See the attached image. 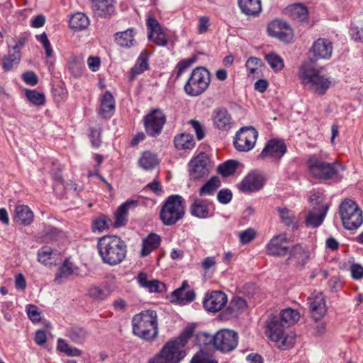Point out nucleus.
Here are the masks:
<instances>
[{"mask_svg": "<svg viewBox=\"0 0 363 363\" xmlns=\"http://www.w3.org/2000/svg\"><path fill=\"white\" fill-rule=\"evenodd\" d=\"M291 13L294 18L300 21H305L308 19V9L301 4H294L291 7Z\"/></svg>", "mask_w": 363, "mask_h": 363, "instance_id": "603ef678", "label": "nucleus"}, {"mask_svg": "<svg viewBox=\"0 0 363 363\" xmlns=\"http://www.w3.org/2000/svg\"><path fill=\"white\" fill-rule=\"evenodd\" d=\"M211 82V74L203 67H197L184 84L185 93L190 96H197L203 94L208 87Z\"/></svg>", "mask_w": 363, "mask_h": 363, "instance_id": "0eeeda50", "label": "nucleus"}, {"mask_svg": "<svg viewBox=\"0 0 363 363\" xmlns=\"http://www.w3.org/2000/svg\"><path fill=\"white\" fill-rule=\"evenodd\" d=\"M350 34L354 41L363 43V21L352 23L350 28Z\"/></svg>", "mask_w": 363, "mask_h": 363, "instance_id": "8fccbe9b", "label": "nucleus"}, {"mask_svg": "<svg viewBox=\"0 0 363 363\" xmlns=\"http://www.w3.org/2000/svg\"><path fill=\"white\" fill-rule=\"evenodd\" d=\"M197 60V57L196 55H193L192 57L180 60L176 66V69H177L176 78H179L184 72L192 64L196 62Z\"/></svg>", "mask_w": 363, "mask_h": 363, "instance_id": "13d9d810", "label": "nucleus"}, {"mask_svg": "<svg viewBox=\"0 0 363 363\" xmlns=\"http://www.w3.org/2000/svg\"><path fill=\"white\" fill-rule=\"evenodd\" d=\"M149 56L150 54L146 50L141 52L135 65L130 69V80H133L137 75L143 74L149 69Z\"/></svg>", "mask_w": 363, "mask_h": 363, "instance_id": "7c9ffc66", "label": "nucleus"}, {"mask_svg": "<svg viewBox=\"0 0 363 363\" xmlns=\"http://www.w3.org/2000/svg\"><path fill=\"white\" fill-rule=\"evenodd\" d=\"M174 145L177 150H191L195 146V142L191 134L183 133L175 135Z\"/></svg>", "mask_w": 363, "mask_h": 363, "instance_id": "c9c22d12", "label": "nucleus"}, {"mask_svg": "<svg viewBox=\"0 0 363 363\" xmlns=\"http://www.w3.org/2000/svg\"><path fill=\"white\" fill-rule=\"evenodd\" d=\"M63 235L61 230L52 225H45L38 237L41 242L49 243L57 241Z\"/></svg>", "mask_w": 363, "mask_h": 363, "instance_id": "72a5a7b5", "label": "nucleus"}, {"mask_svg": "<svg viewBox=\"0 0 363 363\" xmlns=\"http://www.w3.org/2000/svg\"><path fill=\"white\" fill-rule=\"evenodd\" d=\"M131 325L133 333L143 340L152 342L158 337V318L154 310H145L135 314Z\"/></svg>", "mask_w": 363, "mask_h": 363, "instance_id": "7ed1b4c3", "label": "nucleus"}, {"mask_svg": "<svg viewBox=\"0 0 363 363\" xmlns=\"http://www.w3.org/2000/svg\"><path fill=\"white\" fill-rule=\"evenodd\" d=\"M137 280L143 288L146 289L150 293H163L166 291V285L157 280H147V275L145 272H140L138 274Z\"/></svg>", "mask_w": 363, "mask_h": 363, "instance_id": "a878e982", "label": "nucleus"}, {"mask_svg": "<svg viewBox=\"0 0 363 363\" xmlns=\"http://www.w3.org/2000/svg\"><path fill=\"white\" fill-rule=\"evenodd\" d=\"M111 220L108 218L105 215H101V216L96 218L92 221L91 229L94 233L96 232H102L106 229H108L109 227V223H111Z\"/></svg>", "mask_w": 363, "mask_h": 363, "instance_id": "3c124183", "label": "nucleus"}, {"mask_svg": "<svg viewBox=\"0 0 363 363\" xmlns=\"http://www.w3.org/2000/svg\"><path fill=\"white\" fill-rule=\"evenodd\" d=\"M138 163L145 169H152L158 164V160L155 154L150 151H145L140 157Z\"/></svg>", "mask_w": 363, "mask_h": 363, "instance_id": "37998d69", "label": "nucleus"}, {"mask_svg": "<svg viewBox=\"0 0 363 363\" xmlns=\"http://www.w3.org/2000/svg\"><path fill=\"white\" fill-rule=\"evenodd\" d=\"M136 204V201L131 200L121 204L117 209L115 213V221L113 223L114 227H121L126 224L128 219V211L131 205Z\"/></svg>", "mask_w": 363, "mask_h": 363, "instance_id": "f704fd0d", "label": "nucleus"}, {"mask_svg": "<svg viewBox=\"0 0 363 363\" xmlns=\"http://www.w3.org/2000/svg\"><path fill=\"white\" fill-rule=\"evenodd\" d=\"M262 65V62L260 58L256 57H250L248 58L245 63L246 69L249 71L250 74H255L258 67Z\"/></svg>", "mask_w": 363, "mask_h": 363, "instance_id": "680f3d73", "label": "nucleus"}, {"mask_svg": "<svg viewBox=\"0 0 363 363\" xmlns=\"http://www.w3.org/2000/svg\"><path fill=\"white\" fill-rule=\"evenodd\" d=\"M73 274V264L68 259H65L62 265L59 268L57 272L56 273L55 281L57 284H61L63 282L64 279H67Z\"/></svg>", "mask_w": 363, "mask_h": 363, "instance_id": "ea45409f", "label": "nucleus"}, {"mask_svg": "<svg viewBox=\"0 0 363 363\" xmlns=\"http://www.w3.org/2000/svg\"><path fill=\"white\" fill-rule=\"evenodd\" d=\"M220 179L217 176L212 177L199 189V196L212 195L220 187Z\"/></svg>", "mask_w": 363, "mask_h": 363, "instance_id": "79ce46f5", "label": "nucleus"}, {"mask_svg": "<svg viewBox=\"0 0 363 363\" xmlns=\"http://www.w3.org/2000/svg\"><path fill=\"white\" fill-rule=\"evenodd\" d=\"M313 318L318 321L327 313L325 300L322 293H313L307 298Z\"/></svg>", "mask_w": 363, "mask_h": 363, "instance_id": "a211bd4d", "label": "nucleus"}, {"mask_svg": "<svg viewBox=\"0 0 363 363\" xmlns=\"http://www.w3.org/2000/svg\"><path fill=\"white\" fill-rule=\"evenodd\" d=\"M339 211L342 225L347 230H356L362 224V211L351 199L344 200Z\"/></svg>", "mask_w": 363, "mask_h": 363, "instance_id": "6e6552de", "label": "nucleus"}, {"mask_svg": "<svg viewBox=\"0 0 363 363\" xmlns=\"http://www.w3.org/2000/svg\"><path fill=\"white\" fill-rule=\"evenodd\" d=\"M264 184V177L258 172H252L244 177L238 188L242 192L249 193L260 190Z\"/></svg>", "mask_w": 363, "mask_h": 363, "instance_id": "aec40b11", "label": "nucleus"}, {"mask_svg": "<svg viewBox=\"0 0 363 363\" xmlns=\"http://www.w3.org/2000/svg\"><path fill=\"white\" fill-rule=\"evenodd\" d=\"M186 212L184 199L178 194L169 196L162 203L160 219L167 226L176 224L182 220Z\"/></svg>", "mask_w": 363, "mask_h": 363, "instance_id": "423d86ee", "label": "nucleus"}, {"mask_svg": "<svg viewBox=\"0 0 363 363\" xmlns=\"http://www.w3.org/2000/svg\"><path fill=\"white\" fill-rule=\"evenodd\" d=\"M69 70L74 77H79L83 74V65L80 61L74 60L69 63Z\"/></svg>", "mask_w": 363, "mask_h": 363, "instance_id": "e2e57ef3", "label": "nucleus"}, {"mask_svg": "<svg viewBox=\"0 0 363 363\" xmlns=\"http://www.w3.org/2000/svg\"><path fill=\"white\" fill-rule=\"evenodd\" d=\"M91 9L95 16L109 18L115 13V0H92Z\"/></svg>", "mask_w": 363, "mask_h": 363, "instance_id": "4be33fe9", "label": "nucleus"}, {"mask_svg": "<svg viewBox=\"0 0 363 363\" xmlns=\"http://www.w3.org/2000/svg\"><path fill=\"white\" fill-rule=\"evenodd\" d=\"M135 35V29L130 28L126 30L116 33L114 37L116 43L119 46L129 48L135 46L136 44Z\"/></svg>", "mask_w": 363, "mask_h": 363, "instance_id": "2f4dec72", "label": "nucleus"}, {"mask_svg": "<svg viewBox=\"0 0 363 363\" xmlns=\"http://www.w3.org/2000/svg\"><path fill=\"white\" fill-rule=\"evenodd\" d=\"M57 350L69 357H79L82 351L77 347L70 346L64 339L59 338L57 342Z\"/></svg>", "mask_w": 363, "mask_h": 363, "instance_id": "a18cd8bd", "label": "nucleus"}, {"mask_svg": "<svg viewBox=\"0 0 363 363\" xmlns=\"http://www.w3.org/2000/svg\"><path fill=\"white\" fill-rule=\"evenodd\" d=\"M110 294L111 292L109 289L106 286L93 285L88 289V296L92 299L98 301L106 299Z\"/></svg>", "mask_w": 363, "mask_h": 363, "instance_id": "a19ab883", "label": "nucleus"}, {"mask_svg": "<svg viewBox=\"0 0 363 363\" xmlns=\"http://www.w3.org/2000/svg\"><path fill=\"white\" fill-rule=\"evenodd\" d=\"M26 311L28 318L32 322L37 323L40 320V312L36 306L31 304L28 305Z\"/></svg>", "mask_w": 363, "mask_h": 363, "instance_id": "0e129e2a", "label": "nucleus"}, {"mask_svg": "<svg viewBox=\"0 0 363 363\" xmlns=\"http://www.w3.org/2000/svg\"><path fill=\"white\" fill-rule=\"evenodd\" d=\"M239 162L236 160H229L220 164L218 167V172L223 177H227L235 172L238 167Z\"/></svg>", "mask_w": 363, "mask_h": 363, "instance_id": "49530a36", "label": "nucleus"}, {"mask_svg": "<svg viewBox=\"0 0 363 363\" xmlns=\"http://www.w3.org/2000/svg\"><path fill=\"white\" fill-rule=\"evenodd\" d=\"M287 147L285 143L281 140L271 139L264 147L258 157L261 160L271 158L279 162L281 158L286 152Z\"/></svg>", "mask_w": 363, "mask_h": 363, "instance_id": "2eb2a0df", "label": "nucleus"}, {"mask_svg": "<svg viewBox=\"0 0 363 363\" xmlns=\"http://www.w3.org/2000/svg\"><path fill=\"white\" fill-rule=\"evenodd\" d=\"M308 166L310 172L316 179L339 182L343 178L345 167L337 162H327L313 155L308 161Z\"/></svg>", "mask_w": 363, "mask_h": 363, "instance_id": "39448f33", "label": "nucleus"}, {"mask_svg": "<svg viewBox=\"0 0 363 363\" xmlns=\"http://www.w3.org/2000/svg\"><path fill=\"white\" fill-rule=\"evenodd\" d=\"M189 177L198 181L208 176L211 170L210 159L206 153L201 152L189 163Z\"/></svg>", "mask_w": 363, "mask_h": 363, "instance_id": "ddd939ff", "label": "nucleus"}, {"mask_svg": "<svg viewBox=\"0 0 363 363\" xmlns=\"http://www.w3.org/2000/svg\"><path fill=\"white\" fill-rule=\"evenodd\" d=\"M228 302L227 295L221 291H212L206 294L203 301V308L212 313L222 310Z\"/></svg>", "mask_w": 363, "mask_h": 363, "instance_id": "f3484780", "label": "nucleus"}, {"mask_svg": "<svg viewBox=\"0 0 363 363\" xmlns=\"http://www.w3.org/2000/svg\"><path fill=\"white\" fill-rule=\"evenodd\" d=\"M89 139L91 143V145L94 148H98L101 143V133L102 130V128L100 125L97 127H90L89 128Z\"/></svg>", "mask_w": 363, "mask_h": 363, "instance_id": "6e6d98bb", "label": "nucleus"}, {"mask_svg": "<svg viewBox=\"0 0 363 363\" xmlns=\"http://www.w3.org/2000/svg\"><path fill=\"white\" fill-rule=\"evenodd\" d=\"M53 250L48 246H43L38 251V260L45 265L52 264L54 259L52 257Z\"/></svg>", "mask_w": 363, "mask_h": 363, "instance_id": "de8ad7c7", "label": "nucleus"}, {"mask_svg": "<svg viewBox=\"0 0 363 363\" xmlns=\"http://www.w3.org/2000/svg\"><path fill=\"white\" fill-rule=\"evenodd\" d=\"M97 247L103 262L110 266L121 263L126 257L127 245L118 236H103L99 239Z\"/></svg>", "mask_w": 363, "mask_h": 363, "instance_id": "f03ea898", "label": "nucleus"}, {"mask_svg": "<svg viewBox=\"0 0 363 363\" xmlns=\"http://www.w3.org/2000/svg\"><path fill=\"white\" fill-rule=\"evenodd\" d=\"M212 119L214 126L220 130H229L233 121L230 114L225 108H217L213 111Z\"/></svg>", "mask_w": 363, "mask_h": 363, "instance_id": "393cba45", "label": "nucleus"}, {"mask_svg": "<svg viewBox=\"0 0 363 363\" xmlns=\"http://www.w3.org/2000/svg\"><path fill=\"white\" fill-rule=\"evenodd\" d=\"M191 363H218V361L211 359L209 354L203 349L196 352L191 360Z\"/></svg>", "mask_w": 363, "mask_h": 363, "instance_id": "4d7b16f0", "label": "nucleus"}, {"mask_svg": "<svg viewBox=\"0 0 363 363\" xmlns=\"http://www.w3.org/2000/svg\"><path fill=\"white\" fill-rule=\"evenodd\" d=\"M213 203L207 200L195 199L190 206V213L199 218H206L211 216L210 206Z\"/></svg>", "mask_w": 363, "mask_h": 363, "instance_id": "cd10ccee", "label": "nucleus"}, {"mask_svg": "<svg viewBox=\"0 0 363 363\" xmlns=\"http://www.w3.org/2000/svg\"><path fill=\"white\" fill-rule=\"evenodd\" d=\"M238 5L241 13L248 17L257 16L262 12L261 0H238Z\"/></svg>", "mask_w": 363, "mask_h": 363, "instance_id": "c85d7f7f", "label": "nucleus"}, {"mask_svg": "<svg viewBox=\"0 0 363 363\" xmlns=\"http://www.w3.org/2000/svg\"><path fill=\"white\" fill-rule=\"evenodd\" d=\"M328 210V205H320L314 208L310 211L306 218V225L308 227L317 228L320 226L327 214Z\"/></svg>", "mask_w": 363, "mask_h": 363, "instance_id": "bb28decb", "label": "nucleus"}, {"mask_svg": "<svg viewBox=\"0 0 363 363\" xmlns=\"http://www.w3.org/2000/svg\"><path fill=\"white\" fill-rule=\"evenodd\" d=\"M256 235V231L252 228H249L243 231H241L238 235L240 242L242 245L248 244L255 238Z\"/></svg>", "mask_w": 363, "mask_h": 363, "instance_id": "bf43d9fd", "label": "nucleus"}, {"mask_svg": "<svg viewBox=\"0 0 363 363\" xmlns=\"http://www.w3.org/2000/svg\"><path fill=\"white\" fill-rule=\"evenodd\" d=\"M290 240L286 234L281 233L272 237L266 245V252L272 257H282L288 255Z\"/></svg>", "mask_w": 363, "mask_h": 363, "instance_id": "4468645a", "label": "nucleus"}, {"mask_svg": "<svg viewBox=\"0 0 363 363\" xmlns=\"http://www.w3.org/2000/svg\"><path fill=\"white\" fill-rule=\"evenodd\" d=\"M214 348L222 353L233 351L238 345V333L230 329H222L215 334Z\"/></svg>", "mask_w": 363, "mask_h": 363, "instance_id": "f8f14e48", "label": "nucleus"}, {"mask_svg": "<svg viewBox=\"0 0 363 363\" xmlns=\"http://www.w3.org/2000/svg\"><path fill=\"white\" fill-rule=\"evenodd\" d=\"M311 51L316 60H328L332 55L333 44L330 40L320 38L313 43Z\"/></svg>", "mask_w": 363, "mask_h": 363, "instance_id": "5701e85b", "label": "nucleus"}, {"mask_svg": "<svg viewBox=\"0 0 363 363\" xmlns=\"http://www.w3.org/2000/svg\"><path fill=\"white\" fill-rule=\"evenodd\" d=\"M352 277L355 280H359L363 277V267L359 264H352L350 266Z\"/></svg>", "mask_w": 363, "mask_h": 363, "instance_id": "774afa93", "label": "nucleus"}, {"mask_svg": "<svg viewBox=\"0 0 363 363\" xmlns=\"http://www.w3.org/2000/svg\"><path fill=\"white\" fill-rule=\"evenodd\" d=\"M115 99L109 91H106L100 99L99 115L104 119H109L115 111Z\"/></svg>", "mask_w": 363, "mask_h": 363, "instance_id": "b1692460", "label": "nucleus"}, {"mask_svg": "<svg viewBox=\"0 0 363 363\" xmlns=\"http://www.w3.org/2000/svg\"><path fill=\"white\" fill-rule=\"evenodd\" d=\"M215 335H211L207 333L201 332L196 335L195 344L199 347L207 346L213 344L215 347Z\"/></svg>", "mask_w": 363, "mask_h": 363, "instance_id": "5fc2aeb1", "label": "nucleus"}, {"mask_svg": "<svg viewBox=\"0 0 363 363\" xmlns=\"http://www.w3.org/2000/svg\"><path fill=\"white\" fill-rule=\"evenodd\" d=\"M14 213L13 220L16 223L28 226L33 221V213L26 205L17 206Z\"/></svg>", "mask_w": 363, "mask_h": 363, "instance_id": "c756f323", "label": "nucleus"}, {"mask_svg": "<svg viewBox=\"0 0 363 363\" xmlns=\"http://www.w3.org/2000/svg\"><path fill=\"white\" fill-rule=\"evenodd\" d=\"M301 84L309 91L317 95H324L332 85V80L320 74L311 64H303L298 74Z\"/></svg>", "mask_w": 363, "mask_h": 363, "instance_id": "20e7f679", "label": "nucleus"}, {"mask_svg": "<svg viewBox=\"0 0 363 363\" xmlns=\"http://www.w3.org/2000/svg\"><path fill=\"white\" fill-rule=\"evenodd\" d=\"M189 123L194 128L198 140H201L206 135L205 127L201 123L195 119H191Z\"/></svg>", "mask_w": 363, "mask_h": 363, "instance_id": "052dcab7", "label": "nucleus"}, {"mask_svg": "<svg viewBox=\"0 0 363 363\" xmlns=\"http://www.w3.org/2000/svg\"><path fill=\"white\" fill-rule=\"evenodd\" d=\"M288 255L289 257L286 260V264H293L296 267H301L306 265L310 257L309 252L300 244H296L290 247Z\"/></svg>", "mask_w": 363, "mask_h": 363, "instance_id": "412c9836", "label": "nucleus"}, {"mask_svg": "<svg viewBox=\"0 0 363 363\" xmlns=\"http://www.w3.org/2000/svg\"><path fill=\"white\" fill-rule=\"evenodd\" d=\"M146 25L148 30V38L157 45L166 46L167 44V35L158 21L153 17H149L147 19Z\"/></svg>", "mask_w": 363, "mask_h": 363, "instance_id": "6ab92c4d", "label": "nucleus"}, {"mask_svg": "<svg viewBox=\"0 0 363 363\" xmlns=\"http://www.w3.org/2000/svg\"><path fill=\"white\" fill-rule=\"evenodd\" d=\"M194 330V325H188L178 337L167 342L160 352L150 359L148 363H179L186 356L184 347L193 336Z\"/></svg>", "mask_w": 363, "mask_h": 363, "instance_id": "f257e3e1", "label": "nucleus"}, {"mask_svg": "<svg viewBox=\"0 0 363 363\" xmlns=\"http://www.w3.org/2000/svg\"><path fill=\"white\" fill-rule=\"evenodd\" d=\"M258 132L254 127H242L235 134L233 145L239 152H248L255 147Z\"/></svg>", "mask_w": 363, "mask_h": 363, "instance_id": "9b49d317", "label": "nucleus"}, {"mask_svg": "<svg viewBox=\"0 0 363 363\" xmlns=\"http://www.w3.org/2000/svg\"><path fill=\"white\" fill-rule=\"evenodd\" d=\"M69 24L74 31H80L89 26V19L84 13H77L72 16Z\"/></svg>", "mask_w": 363, "mask_h": 363, "instance_id": "4c0bfd02", "label": "nucleus"}, {"mask_svg": "<svg viewBox=\"0 0 363 363\" xmlns=\"http://www.w3.org/2000/svg\"><path fill=\"white\" fill-rule=\"evenodd\" d=\"M281 221L287 226L293 224L295 216L287 208L279 209Z\"/></svg>", "mask_w": 363, "mask_h": 363, "instance_id": "69168bd1", "label": "nucleus"}, {"mask_svg": "<svg viewBox=\"0 0 363 363\" xmlns=\"http://www.w3.org/2000/svg\"><path fill=\"white\" fill-rule=\"evenodd\" d=\"M266 334L271 340L280 342L279 347L284 350L291 347L294 343V336L285 334L283 323L276 317L267 322Z\"/></svg>", "mask_w": 363, "mask_h": 363, "instance_id": "1a4fd4ad", "label": "nucleus"}, {"mask_svg": "<svg viewBox=\"0 0 363 363\" xmlns=\"http://www.w3.org/2000/svg\"><path fill=\"white\" fill-rule=\"evenodd\" d=\"M233 198V194L230 190L223 189L218 191L217 194L218 201L223 204H227L230 202Z\"/></svg>", "mask_w": 363, "mask_h": 363, "instance_id": "338daca9", "label": "nucleus"}, {"mask_svg": "<svg viewBox=\"0 0 363 363\" xmlns=\"http://www.w3.org/2000/svg\"><path fill=\"white\" fill-rule=\"evenodd\" d=\"M66 336L68 337L72 342L80 345L85 342L88 336V333L82 327L73 326L67 330Z\"/></svg>", "mask_w": 363, "mask_h": 363, "instance_id": "58836bf2", "label": "nucleus"}, {"mask_svg": "<svg viewBox=\"0 0 363 363\" xmlns=\"http://www.w3.org/2000/svg\"><path fill=\"white\" fill-rule=\"evenodd\" d=\"M26 96L34 105L42 106L45 103V96L36 90H26Z\"/></svg>", "mask_w": 363, "mask_h": 363, "instance_id": "864d4df0", "label": "nucleus"}, {"mask_svg": "<svg viewBox=\"0 0 363 363\" xmlns=\"http://www.w3.org/2000/svg\"><path fill=\"white\" fill-rule=\"evenodd\" d=\"M300 318L299 313L292 308L282 310L280 313V319L283 323L287 325H294Z\"/></svg>", "mask_w": 363, "mask_h": 363, "instance_id": "c03bdc74", "label": "nucleus"}, {"mask_svg": "<svg viewBox=\"0 0 363 363\" xmlns=\"http://www.w3.org/2000/svg\"><path fill=\"white\" fill-rule=\"evenodd\" d=\"M146 134L151 138L158 137L167 122V117L160 108H153L143 117Z\"/></svg>", "mask_w": 363, "mask_h": 363, "instance_id": "9d476101", "label": "nucleus"}, {"mask_svg": "<svg viewBox=\"0 0 363 363\" xmlns=\"http://www.w3.org/2000/svg\"><path fill=\"white\" fill-rule=\"evenodd\" d=\"M264 59L275 72L281 71L284 67L282 58L274 52L265 55Z\"/></svg>", "mask_w": 363, "mask_h": 363, "instance_id": "09e8293b", "label": "nucleus"}, {"mask_svg": "<svg viewBox=\"0 0 363 363\" xmlns=\"http://www.w3.org/2000/svg\"><path fill=\"white\" fill-rule=\"evenodd\" d=\"M21 58V52L16 51L11 48L9 50L8 54L4 55L2 59V69L5 72L11 70L15 66L18 65Z\"/></svg>", "mask_w": 363, "mask_h": 363, "instance_id": "e433bc0d", "label": "nucleus"}, {"mask_svg": "<svg viewBox=\"0 0 363 363\" xmlns=\"http://www.w3.org/2000/svg\"><path fill=\"white\" fill-rule=\"evenodd\" d=\"M267 32L270 36L285 43L291 42L294 38L293 30L289 23L280 19L270 22L267 26Z\"/></svg>", "mask_w": 363, "mask_h": 363, "instance_id": "dca6fc26", "label": "nucleus"}, {"mask_svg": "<svg viewBox=\"0 0 363 363\" xmlns=\"http://www.w3.org/2000/svg\"><path fill=\"white\" fill-rule=\"evenodd\" d=\"M161 242V238L155 233H150L143 240L141 257L149 255L152 251L158 248Z\"/></svg>", "mask_w": 363, "mask_h": 363, "instance_id": "473e14b6", "label": "nucleus"}]
</instances>
